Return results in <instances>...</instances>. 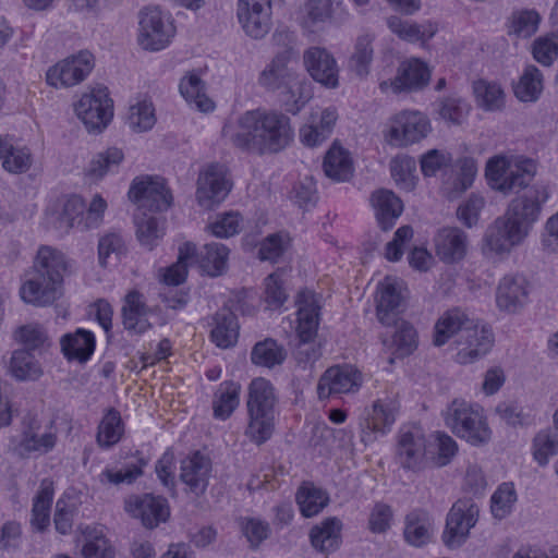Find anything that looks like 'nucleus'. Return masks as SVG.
I'll use <instances>...</instances> for the list:
<instances>
[{"instance_id":"f257e3e1","label":"nucleus","mask_w":558,"mask_h":558,"mask_svg":"<svg viewBox=\"0 0 558 558\" xmlns=\"http://www.w3.org/2000/svg\"><path fill=\"white\" fill-rule=\"evenodd\" d=\"M223 135L238 148L257 154H276L294 140L291 119L276 109H255L244 112L236 126L223 128Z\"/></svg>"},{"instance_id":"f03ea898","label":"nucleus","mask_w":558,"mask_h":558,"mask_svg":"<svg viewBox=\"0 0 558 558\" xmlns=\"http://www.w3.org/2000/svg\"><path fill=\"white\" fill-rule=\"evenodd\" d=\"M65 256L59 250L41 245L33 263L32 271L20 290L24 302L35 306H49L63 294Z\"/></svg>"},{"instance_id":"7ed1b4c3","label":"nucleus","mask_w":558,"mask_h":558,"mask_svg":"<svg viewBox=\"0 0 558 558\" xmlns=\"http://www.w3.org/2000/svg\"><path fill=\"white\" fill-rule=\"evenodd\" d=\"M277 397L271 383L263 377L255 378L248 386L246 436L256 445L266 442L275 428V405Z\"/></svg>"},{"instance_id":"20e7f679","label":"nucleus","mask_w":558,"mask_h":558,"mask_svg":"<svg viewBox=\"0 0 558 558\" xmlns=\"http://www.w3.org/2000/svg\"><path fill=\"white\" fill-rule=\"evenodd\" d=\"M446 426L474 446L488 442L492 432L482 409L464 400H453L444 412Z\"/></svg>"},{"instance_id":"39448f33","label":"nucleus","mask_w":558,"mask_h":558,"mask_svg":"<svg viewBox=\"0 0 558 558\" xmlns=\"http://www.w3.org/2000/svg\"><path fill=\"white\" fill-rule=\"evenodd\" d=\"M536 163L530 158H515L508 160L496 156L486 165V177L494 186L507 194L529 187L536 174Z\"/></svg>"},{"instance_id":"423d86ee","label":"nucleus","mask_w":558,"mask_h":558,"mask_svg":"<svg viewBox=\"0 0 558 558\" xmlns=\"http://www.w3.org/2000/svg\"><path fill=\"white\" fill-rule=\"evenodd\" d=\"M529 231L506 210L505 215L498 217L488 227L485 238L483 253L488 257H504L511 250L521 244Z\"/></svg>"},{"instance_id":"0eeeda50","label":"nucleus","mask_w":558,"mask_h":558,"mask_svg":"<svg viewBox=\"0 0 558 558\" xmlns=\"http://www.w3.org/2000/svg\"><path fill=\"white\" fill-rule=\"evenodd\" d=\"M74 111L88 132H101L113 117V101L106 86L98 85L82 95Z\"/></svg>"},{"instance_id":"6e6552de","label":"nucleus","mask_w":558,"mask_h":558,"mask_svg":"<svg viewBox=\"0 0 558 558\" xmlns=\"http://www.w3.org/2000/svg\"><path fill=\"white\" fill-rule=\"evenodd\" d=\"M174 32L170 16L158 8H146L141 11L137 39L145 50L158 51L166 48Z\"/></svg>"},{"instance_id":"1a4fd4ad","label":"nucleus","mask_w":558,"mask_h":558,"mask_svg":"<svg viewBox=\"0 0 558 558\" xmlns=\"http://www.w3.org/2000/svg\"><path fill=\"white\" fill-rule=\"evenodd\" d=\"M426 437L416 425L402 426L398 432L396 462L407 471L420 472L427 466Z\"/></svg>"},{"instance_id":"9d476101","label":"nucleus","mask_w":558,"mask_h":558,"mask_svg":"<svg viewBox=\"0 0 558 558\" xmlns=\"http://www.w3.org/2000/svg\"><path fill=\"white\" fill-rule=\"evenodd\" d=\"M478 506L470 498L459 499L447 514L442 542L449 548L460 547L478 519Z\"/></svg>"},{"instance_id":"9b49d317","label":"nucleus","mask_w":558,"mask_h":558,"mask_svg":"<svg viewBox=\"0 0 558 558\" xmlns=\"http://www.w3.org/2000/svg\"><path fill=\"white\" fill-rule=\"evenodd\" d=\"M429 131V121L423 113L403 111L391 119L385 138L392 146L407 147L426 137Z\"/></svg>"},{"instance_id":"f8f14e48","label":"nucleus","mask_w":558,"mask_h":558,"mask_svg":"<svg viewBox=\"0 0 558 558\" xmlns=\"http://www.w3.org/2000/svg\"><path fill=\"white\" fill-rule=\"evenodd\" d=\"M94 65L93 54L89 51H80L49 68L46 81L56 88L71 87L83 82Z\"/></svg>"},{"instance_id":"ddd939ff","label":"nucleus","mask_w":558,"mask_h":558,"mask_svg":"<svg viewBox=\"0 0 558 558\" xmlns=\"http://www.w3.org/2000/svg\"><path fill=\"white\" fill-rule=\"evenodd\" d=\"M129 197L140 208L150 211H165L172 203V195L160 178L137 177L133 180Z\"/></svg>"},{"instance_id":"4468645a","label":"nucleus","mask_w":558,"mask_h":558,"mask_svg":"<svg viewBox=\"0 0 558 558\" xmlns=\"http://www.w3.org/2000/svg\"><path fill=\"white\" fill-rule=\"evenodd\" d=\"M231 182L223 165L211 163L202 171L197 179L196 198L204 208L220 204L231 191Z\"/></svg>"},{"instance_id":"2eb2a0df","label":"nucleus","mask_w":558,"mask_h":558,"mask_svg":"<svg viewBox=\"0 0 558 558\" xmlns=\"http://www.w3.org/2000/svg\"><path fill=\"white\" fill-rule=\"evenodd\" d=\"M362 385V374L352 365H335L327 368L317 384L319 400L342 393H354Z\"/></svg>"},{"instance_id":"dca6fc26","label":"nucleus","mask_w":558,"mask_h":558,"mask_svg":"<svg viewBox=\"0 0 558 558\" xmlns=\"http://www.w3.org/2000/svg\"><path fill=\"white\" fill-rule=\"evenodd\" d=\"M377 317L383 325L397 324L399 315L403 311L405 292L404 282L387 276L378 284Z\"/></svg>"},{"instance_id":"f3484780","label":"nucleus","mask_w":558,"mask_h":558,"mask_svg":"<svg viewBox=\"0 0 558 558\" xmlns=\"http://www.w3.org/2000/svg\"><path fill=\"white\" fill-rule=\"evenodd\" d=\"M396 421V408L392 401L377 400L371 409H366L361 418V440L374 442L379 436L386 435Z\"/></svg>"},{"instance_id":"a211bd4d","label":"nucleus","mask_w":558,"mask_h":558,"mask_svg":"<svg viewBox=\"0 0 558 558\" xmlns=\"http://www.w3.org/2000/svg\"><path fill=\"white\" fill-rule=\"evenodd\" d=\"M125 510L133 518L140 519L147 529L157 527L170 515L168 500L153 494L130 497L125 502Z\"/></svg>"},{"instance_id":"6ab92c4d","label":"nucleus","mask_w":558,"mask_h":558,"mask_svg":"<svg viewBox=\"0 0 558 558\" xmlns=\"http://www.w3.org/2000/svg\"><path fill=\"white\" fill-rule=\"evenodd\" d=\"M494 342L493 333L485 327L474 323L456 339V361L460 364H470L486 355Z\"/></svg>"},{"instance_id":"aec40b11","label":"nucleus","mask_w":558,"mask_h":558,"mask_svg":"<svg viewBox=\"0 0 558 558\" xmlns=\"http://www.w3.org/2000/svg\"><path fill=\"white\" fill-rule=\"evenodd\" d=\"M39 430L40 423L35 415L24 416L21 439L15 448L21 457H29L32 453L46 454L56 447L57 434L51 430L40 434Z\"/></svg>"},{"instance_id":"412c9836","label":"nucleus","mask_w":558,"mask_h":558,"mask_svg":"<svg viewBox=\"0 0 558 558\" xmlns=\"http://www.w3.org/2000/svg\"><path fill=\"white\" fill-rule=\"evenodd\" d=\"M548 198L547 187L542 184H535L522 195L512 199L507 211L529 231L530 227L538 220L542 207Z\"/></svg>"},{"instance_id":"4be33fe9","label":"nucleus","mask_w":558,"mask_h":558,"mask_svg":"<svg viewBox=\"0 0 558 558\" xmlns=\"http://www.w3.org/2000/svg\"><path fill=\"white\" fill-rule=\"evenodd\" d=\"M429 77L430 73L427 65L417 59H411L399 65L393 80L380 82L379 87L383 92L388 89L393 93L412 92L426 86Z\"/></svg>"},{"instance_id":"5701e85b","label":"nucleus","mask_w":558,"mask_h":558,"mask_svg":"<svg viewBox=\"0 0 558 558\" xmlns=\"http://www.w3.org/2000/svg\"><path fill=\"white\" fill-rule=\"evenodd\" d=\"M529 302V282L522 275H506L498 283L496 304L500 311L514 314Z\"/></svg>"},{"instance_id":"b1692460","label":"nucleus","mask_w":558,"mask_h":558,"mask_svg":"<svg viewBox=\"0 0 558 558\" xmlns=\"http://www.w3.org/2000/svg\"><path fill=\"white\" fill-rule=\"evenodd\" d=\"M303 62L314 81L329 88L338 86L339 69L336 59L327 49L322 47L306 49Z\"/></svg>"},{"instance_id":"393cba45","label":"nucleus","mask_w":558,"mask_h":558,"mask_svg":"<svg viewBox=\"0 0 558 558\" xmlns=\"http://www.w3.org/2000/svg\"><path fill=\"white\" fill-rule=\"evenodd\" d=\"M436 255L447 264H453L464 258L469 240L466 233L457 227L438 230L434 238Z\"/></svg>"},{"instance_id":"a878e982","label":"nucleus","mask_w":558,"mask_h":558,"mask_svg":"<svg viewBox=\"0 0 558 558\" xmlns=\"http://www.w3.org/2000/svg\"><path fill=\"white\" fill-rule=\"evenodd\" d=\"M180 480L195 496H201L208 486L211 463L199 451L194 452L181 461Z\"/></svg>"},{"instance_id":"bb28decb","label":"nucleus","mask_w":558,"mask_h":558,"mask_svg":"<svg viewBox=\"0 0 558 558\" xmlns=\"http://www.w3.org/2000/svg\"><path fill=\"white\" fill-rule=\"evenodd\" d=\"M293 50L288 47L277 53L271 63L260 73L258 83L268 90H282L300 76L287 66Z\"/></svg>"},{"instance_id":"cd10ccee","label":"nucleus","mask_w":558,"mask_h":558,"mask_svg":"<svg viewBox=\"0 0 558 558\" xmlns=\"http://www.w3.org/2000/svg\"><path fill=\"white\" fill-rule=\"evenodd\" d=\"M122 323L124 328L135 335H142L151 328L148 322L150 308L146 305L144 295L136 290L130 291L122 306Z\"/></svg>"},{"instance_id":"c85d7f7f","label":"nucleus","mask_w":558,"mask_h":558,"mask_svg":"<svg viewBox=\"0 0 558 558\" xmlns=\"http://www.w3.org/2000/svg\"><path fill=\"white\" fill-rule=\"evenodd\" d=\"M229 254L227 245L218 242L207 243L199 250L195 246L192 264H196L208 276L218 277L227 270Z\"/></svg>"},{"instance_id":"c756f323","label":"nucleus","mask_w":558,"mask_h":558,"mask_svg":"<svg viewBox=\"0 0 558 558\" xmlns=\"http://www.w3.org/2000/svg\"><path fill=\"white\" fill-rule=\"evenodd\" d=\"M337 118V112L332 108H326L319 114L312 113L310 122L300 129L302 144L307 147L323 144L330 136Z\"/></svg>"},{"instance_id":"7c9ffc66","label":"nucleus","mask_w":558,"mask_h":558,"mask_svg":"<svg viewBox=\"0 0 558 558\" xmlns=\"http://www.w3.org/2000/svg\"><path fill=\"white\" fill-rule=\"evenodd\" d=\"M417 332L415 328L401 322L389 338L383 339L385 350L390 354L388 362L392 364L396 359H403L412 354L417 348Z\"/></svg>"},{"instance_id":"2f4dec72","label":"nucleus","mask_w":558,"mask_h":558,"mask_svg":"<svg viewBox=\"0 0 558 558\" xmlns=\"http://www.w3.org/2000/svg\"><path fill=\"white\" fill-rule=\"evenodd\" d=\"M95 336L92 331L78 328L60 339L61 352L68 361L87 362L95 351Z\"/></svg>"},{"instance_id":"473e14b6","label":"nucleus","mask_w":558,"mask_h":558,"mask_svg":"<svg viewBox=\"0 0 558 558\" xmlns=\"http://www.w3.org/2000/svg\"><path fill=\"white\" fill-rule=\"evenodd\" d=\"M434 521L428 512L414 509L404 518L403 536L405 542L414 547L428 544L434 535Z\"/></svg>"},{"instance_id":"72a5a7b5","label":"nucleus","mask_w":558,"mask_h":558,"mask_svg":"<svg viewBox=\"0 0 558 558\" xmlns=\"http://www.w3.org/2000/svg\"><path fill=\"white\" fill-rule=\"evenodd\" d=\"M342 523L338 518H327L310 531L312 546L319 553L329 554L341 544Z\"/></svg>"},{"instance_id":"f704fd0d","label":"nucleus","mask_w":558,"mask_h":558,"mask_svg":"<svg viewBox=\"0 0 558 558\" xmlns=\"http://www.w3.org/2000/svg\"><path fill=\"white\" fill-rule=\"evenodd\" d=\"M475 323L474 319L470 318L465 312L460 308H452L444 313L435 325L434 344L441 347L448 342V340L463 332V329L471 327Z\"/></svg>"},{"instance_id":"c9c22d12","label":"nucleus","mask_w":558,"mask_h":558,"mask_svg":"<svg viewBox=\"0 0 558 558\" xmlns=\"http://www.w3.org/2000/svg\"><path fill=\"white\" fill-rule=\"evenodd\" d=\"M371 202L376 211L378 225L384 231L390 230L402 214L401 199L388 190H378L372 194Z\"/></svg>"},{"instance_id":"e433bc0d","label":"nucleus","mask_w":558,"mask_h":558,"mask_svg":"<svg viewBox=\"0 0 558 558\" xmlns=\"http://www.w3.org/2000/svg\"><path fill=\"white\" fill-rule=\"evenodd\" d=\"M303 10L308 25L342 21L347 15L341 0H306Z\"/></svg>"},{"instance_id":"4c0bfd02","label":"nucleus","mask_w":558,"mask_h":558,"mask_svg":"<svg viewBox=\"0 0 558 558\" xmlns=\"http://www.w3.org/2000/svg\"><path fill=\"white\" fill-rule=\"evenodd\" d=\"M325 174L336 182H345L353 177V161L348 150L335 143L326 153L323 162Z\"/></svg>"},{"instance_id":"58836bf2","label":"nucleus","mask_w":558,"mask_h":558,"mask_svg":"<svg viewBox=\"0 0 558 558\" xmlns=\"http://www.w3.org/2000/svg\"><path fill=\"white\" fill-rule=\"evenodd\" d=\"M214 327L210 337L214 343L221 349L233 347L239 337L236 316L229 308H221L213 316Z\"/></svg>"},{"instance_id":"ea45409f","label":"nucleus","mask_w":558,"mask_h":558,"mask_svg":"<svg viewBox=\"0 0 558 558\" xmlns=\"http://www.w3.org/2000/svg\"><path fill=\"white\" fill-rule=\"evenodd\" d=\"M0 160L10 173L26 172L32 166V155L27 147L15 146L12 138L0 136Z\"/></svg>"},{"instance_id":"a19ab883","label":"nucleus","mask_w":558,"mask_h":558,"mask_svg":"<svg viewBox=\"0 0 558 558\" xmlns=\"http://www.w3.org/2000/svg\"><path fill=\"white\" fill-rule=\"evenodd\" d=\"M287 350L272 338L256 342L251 351V362L256 366L272 369L281 366L287 359Z\"/></svg>"},{"instance_id":"79ce46f5","label":"nucleus","mask_w":558,"mask_h":558,"mask_svg":"<svg viewBox=\"0 0 558 558\" xmlns=\"http://www.w3.org/2000/svg\"><path fill=\"white\" fill-rule=\"evenodd\" d=\"M54 488L50 478L40 482L39 490L33 500L31 523L39 532L45 531L50 523V508L53 499Z\"/></svg>"},{"instance_id":"37998d69","label":"nucleus","mask_w":558,"mask_h":558,"mask_svg":"<svg viewBox=\"0 0 558 558\" xmlns=\"http://www.w3.org/2000/svg\"><path fill=\"white\" fill-rule=\"evenodd\" d=\"M311 98V84L302 77L291 82L287 88L279 93L280 106L286 110V112L293 116L298 114Z\"/></svg>"},{"instance_id":"c03bdc74","label":"nucleus","mask_w":558,"mask_h":558,"mask_svg":"<svg viewBox=\"0 0 558 558\" xmlns=\"http://www.w3.org/2000/svg\"><path fill=\"white\" fill-rule=\"evenodd\" d=\"M296 504L303 517L318 514L329 502L328 495L312 483H303L295 495Z\"/></svg>"},{"instance_id":"a18cd8bd","label":"nucleus","mask_w":558,"mask_h":558,"mask_svg":"<svg viewBox=\"0 0 558 558\" xmlns=\"http://www.w3.org/2000/svg\"><path fill=\"white\" fill-rule=\"evenodd\" d=\"M240 385L228 380L220 384L213 401L214 416L227 420L240 403Z\"/></svg>"},{"instance_id":"49530a36","label":"nucleus","mask_w":558,"mask_h":558,"mask_svg":"<svg viewBox=\"0 0 558 558\" xmlns=\"http://www.w3.org/2000/svg\"><path fill=\"white\" fill-rule=\"evenodd\" d=\"M179 89L189 105L194 106L202 112L214 110L215 104L204 92V83L197 74L191 73L184 76L179 85Z\"/></svg>"},{"instance_id":"de8ad7c7","label":"nucleus","mask_w":558,"mask_h":558,"mask_svg":"<svg viewBox=\"0 0 558 558\" xmlns=\"http://www.w3.org/2000/svg\"><path fill=\"white\" fill-rule=\"evenodd\" d=\"M85 543L83 558H114V549L104 533L102 526H86L83 530Z\"/></svg>"},{"instance_id":"09e8293b","label":"nucleus","mask_w":558,"mask_h":558,"mask_svg":"<svg viewBox=\"0 0 558 558\" xmlns=\"http://www.w3.org/2000/svg\"><path fill=\"white\" fill-rule=\"evenodd\" d=\"M477 107L485 111H499L505 107V92L497 83L478 80L473 84Z\"/></svg>"},{"instance_id":"8fccbe9b","label":"nucleus","mask_w":558,"mask_h":558,"mask_svg":"<svg viewBox=\"0 0 558 558\" xmlns=\"http://www.w3.org/2000/svg\"><path fill=\"white\" fill-rule=\"evenodd\" d=\"M136 236L141 245L151 251L165 234V222L146 214L135 216Z\"/></svg>"},{"instance_id":"3c124183","label":"nucleus","mask_w":558,"mask_h":558,"mask_svg":"<svg viewBox=\"0 0 558 558\" xmlns=\"http://www.w3.org/2000/svg\"><path fill=\"white\" fill-rule=\"evenodd\" d=\"M10 373L17 380H36L41 374V367L32 352L15 350L10 360Z\"/></svg>"},{"instance_id":"603ef678","label":"nucleus","mask_w":558,"mask_h":558,"mask_svg":"<svg viewBox=\"0 0 558 558\" xmlns=\"http://www.w3.org/2000/svg\"><path fill=\"white\" fill-rule=\"evenodd\" d=\"M122 434L123 423L120 412L111 408L98 426L97 442L100 447L110 448L121 439Z\"/></svg>"},{"instance_id":"864d4df0","label":"nucleus","mask_w":558,"mask_h":558,"mask_svg":"<svg viewBox=\"0 0 558 558\" xmlns=\"http://www.w3.org/2000/svg\"><path fill=\"white\" fill-rule=\"evenodd\" d=\"M195 253V244L185 242L179 247V256L175 264L165 269L162 281L168 286L181 284L187 275V265L192 264L193 254Z\"/></svg>"},{"instance_id":"5fc2aeb1","label":"nucleus","mask_w":558,"mask_h":558,"mask_svg":"<svg viewBox=\"0 0 558 558\" xmlns=\"http://www.w3.org/2000/svg\"><path fill=\"white\" fill-rule=\"evenodd\" d=\"M543 89V75L535 65H527L514 87V94L521 101H535Z\"/></svg>"},{"instance_id":"6e6d98bb","label":"nucleus","mask_w":558,"mask_h":558,"mask_svg":"<svg viewBox=\"0 0 558 558\" xmlns=\"http://www.w3.org/2000/svg\"><path fill=\"white\" fill-rule=\"evenodd\" d=\"M123 158L122 150L116 147L98 153L89 162L87 175L94 180H99L107 173L116 171Z\"/></svg>"},{"instance_id":"4d7b16f0","label":"nucleus","mask_w":558,"mask_h":558,"mask_svg":"<svg viewBox=\"0 0 558 558\" xmlns=\"http://www.w3.org/2000/svg\"><path fill=\"white\" fill-rule=\"evenodd\" d=\"M541 22V15L536 10L523 9L514 11L510 17L509 35L520 38H529L536 33Z\"/></svg>"},{"instance_id":"13d9d810","label":"nucleus","mask_w":558,"mask_h":558,"mask_svg":"<svg viewBox=\"0 0 558 558\" xmlns=\"http://www.w3.org/2000/svg\"><path fill=\"white\" fill-rule=\"evenodd\" d=\"M128 125L135 132H146L156 123L155 108L150 100L143 99L130 106Z\"/></svg>"},{"instance_id":"bf43d9fd","label":"nucleus","mask_w":558,"mask_h":558,"mask_svg":"<svg viewBox=\"0 0 558 558\" xmlns=\"http://www.w3.org/2000/svg\"><path fill=\"white\" fill-rule=\"evenodd\" d=\"M389 29L398 35L401 39L414 43L418 40H427L435 34V29L425 26H420L410 21H403L398 16H390L387 19Z\"/></svg>"},{"instance_id":"052dcab7","label":"nucleus","mask_w":558,"mask_h":558,"mask_svg":"<svg viewBox=\"0 0 558 558\" xmlns=\"http://www.w3.org/2000/svg\"><path fill=\"white\" fill-rule=\"evenodd\" d=\"M86 205L82 197L73 195L66 199L59 216V227L65 230L80 228L84 230Z\"/></svg>"},{"instance_id":"680f3d73","label":"nucleus","mask_w":558,"mask_h":558,"mask_svg":"<svg viewBox=\"0 0 558 558\" xmlns=\"http://www.w3.org/2000/svg\"><path fill=\"white\" fill-rule=\"evenodd\" d=\"M78 510L75 497L63 495L56 504L53 523L57 532L66 535L72 531L73 520Z\"/></svg>"},{"instance_id":"e2e57ef3","label":"nucleus","mask_w":558,"mask_h":558,"mask_svg":"<svg viewBox=\"0 0 558 558\" xmlns=\"http://www.w3.org/2000/svg\"><path fill=\"white\" fill-rule=\"evenodd\" d=\"M374 37L365 34L357 37L354 52L350 59V68L359 75L365 76L368 73L369 64L373 60Z\"/></svg>"},{"instance_id":"0e129e2a","label":"nucleus","mask_w":558,"mask_h":558,"mask_svg":"<svg viewBox=\"0 0 558 558\" xmlns=\"http://www.w3.org/2000/svg\"><path fill=\"white\" fill-rule=\"evenodd\" d=\"M15 338L24 345L23 350H27L29 352L50 347V340L47 331L39 324L32 323L21 326L15 332Z\"/></svg>"},{"instance_id":"69168bd1","label":"nucleus","mask_w":558,"mask_h":558,"mask_svg":"<svg viewBox=\"0 0 558 558\" xmlns=\"http://www.w3.org/2000/svg\"><path fill=\"white\" fill-rule=\"evenodd\" d=\"M517 493L512 483H502L490 498V510L496 519H505L512 511Z\"/></svg>"},{"instance_id":"338daca9","label":"nucleus","mask_w":558,"mask_h":558,"mask_svg":"<svg viewBox=\"0 0 558 558\" xmlns=\"http://www.w3.org/2000/svg\"><path fill=\"white\" fill-rule=\"evenodd\" d=\"M469 102L459 96H449L439 101V116L452 124H461L470 112Z\"/></svg>"},{"instance_id":"774afa93","label":"nucleus","mask_w":558,"mask_h":558,"mask_svg":"<svg viewBox=\"0 0 558 558\" xmlns=\"http://www.w3.org/2000/svg\"><path fill=\"white\" fill-rule=\"evenodd\" d=\"M534 458L539 465H546L550 457L558 454V434L541 430L533 441Z\"/></svg>"}]
</instances>
